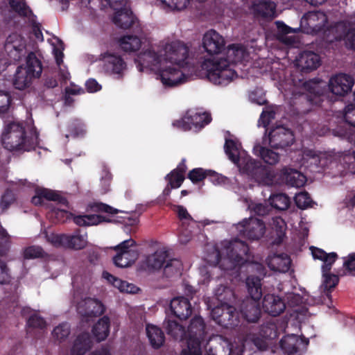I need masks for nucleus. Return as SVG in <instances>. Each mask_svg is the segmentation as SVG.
<instances>
[{
    "mask_svg": "<svg viewBox=\"0 0 355 355\" xmlns=\"http://www.w3.org/2000/svg\"><path fill=\"white\" fill-rule=\"evenodd\" d=\"M238 322V314L236 309L228 304L225 305L224 312L219 319V324L225 327L236 325Z\"/></svg>",
    "mask_w": 355,
    "mask_h": 355,
    "instance_id": "37",
    "label": "nucleus"
},
{
    "mask_svg": "<svg viewBox=\"0 0 355 355\" xmlns=\"http://www.w3.org/2000/svg\"><path fill=\"white\" fill-rule=\"evenodd\" d=\"M162 7L167 10H181L187 8L189 0H160Z\"/></svg>",
    "mask_w": 355,
    "mask_h": 355,
    "instance_id": "46",
    "label": "nucleus"
},
{
    "mask_svg": "<svg viewBox=\"0 0 355 355\" xmlns=\"http://www.w3.org/2000/svg\"><path fill=\"white\" fill-rule=\"evenodd\" d=\"M173 314L180 319H186L191 313V307L189 302L184 297H175L170 304Z\"/></svg>",
    "mask_w": 355,
    "mask_h": 355,
    "instance_id": "25",
    "label": "nucleus"
},
{
    "mask_svg": "<svg viewBox=\"0 0 355 355\" xmlns=\"http://www.w3.org/2000/svg\"><path fill=\"white\" fill-rule=\"evenodd\" d=\"M75 223L80 226L96 225L103 221V218L99 215L77 216L73 218Z\"/></svg>",
    "mask_w": 355,
    "mask_h": 355,
    "instance_id": "42",
    "label": "nucleus"
},
{
    "mask_svg": "<svg viewBox=\"0 0 355 355\" xmlns=\"http://www.w3.org/2000/svg\"><path fill=\"white\" fill-rule=\"evenodd\" d=\"M249 99L251 102L259 105L266 103L265 92L261 88H255L249 94Z\"/></svg>",
    "mask_w": 355,
    "mask_h": 355,
    "instance_id": "49",
    "label": "nucleus"
},
{
    "mask_svg": "<svg viewBox=\"0 0 355 355\" xmlns=\"http://www.w3.org/2000/svg\"><path fill=\"white\" fill-rule=\"evenodd\" d=\"M343 39L347 46L355 49V27L349 28Z\"/></svg>",
    "mask_w": 355,
    "mask_h": 355,
    "instance_id": "62",
    "label": "nucleus"
},
{
    "mask_svg": "<svg viewBox=\"0 0 355 355\" xmlns=\"http://www.w3.org/2000/svg\"><path fill=\"white\" fill-rule=\"evenodd\" d=\"M134 21V17L132 12L127 8H121L115 13L114 17V24L122 28H128L130 27Z\"/></svg>",
    "mask_w": 355,
    "mask_h": 355,
    "instance_id": "35",
    "label": "nucleus"
},
{
    "mask_svg": "<svg viewBox=\"0 0 355 355\" xmlns=\"http://www.w3.org/2000/svg\"><path fill=\"white\" fill-rule=\"evenodd\" d=\"M275 118V111L273 107H268L264 109L258 121V125L266 127L270 121Z\"/></svg>",
    "mask_w": 355,
    "mask_h": 355,
    "instance_id": "50",
    "label": "nucleus"
},
{
    "mask_svg": "<svg viewBox=\"0 0 355 355\" xmlns=\"http://www.w3.org/2000/svg\"><path fill=\"white\" fill-rule=\"evenodd\" d=\"M26 40L19 34L10 35L5 44V51L10 57V61H17L21 59L26 53Z\"/></svg>",
    "mask_w": 355,
    "mask_h": 355,
    "instance_id": "16",
    "label": "nucleus"
},
{
    "mask_svg": "<svg viewBox=\"0 0 355 355\" xmlns=\"http://www.w3.org/2000/svg\"><path fill=\"white\" fill-rule=\"evenodd\" d=\"M327 21V17L323 12L311 11L302 17L301 26L306 33H317L326 27Z\"/></svg>",
    "mask_w": 355,
    "mask_h": 355,
    "instance_id": "15",
    "label": "nucleus"
},
{
    "mask_svg": "<svg viewBox=\"0 0 355 355\" xmlns=\"http://www.w3.org/2000/svg\"><path fill=\"white\" fill-rule=\"evenodd\" d=\"M115 287L117 288L121 292H125L128 293H136L139 288L135 285L128 283L125 281L116 280Z\"/></svg>",
    "mask_w": 355,
    "mask_h": 355,
    "instance_id": "53",
    "label": "nucleus"
},
{
    "mask_svg": "<svg viewBox=\"0 0 355 355\" xmlns=\"http://www.w3.org/2000/svg\"><path fill=\"white\" fill-rule=\"evenodd\" d=\"M189 53L183 41L166 37L140 52L135 62L139 71H153L164 87L173 88L191 78L185 71Z\"/></svg>",
    "mask_w": 355,
    "mask_h": 355,
    "instance_id": "1",
    "label": "nucleus"
},
{
    "mask_svg": "<svg viewBox=\"0 0 355 355\" xmlns=\"http://www.w3.org/2000/svg\"><path fill=\"white\" fill-rule=\"evenodd\" d=\"M236 164L241 173L254 179L259 184L270 185L273 183L274 173L248 155L241 157Z\"/></svg>",
    "mask_w": 355,
    "mask_h": 355,
    "instance_id": "7",
    "label": "nucleus"
},
{
    "mask_svg": "<svg viewBox=\"0 0 355 355\" xmlns=\"http://www.w3.org/2000/svg\"><path fill=\"white\" fill-rule=\"evenodd\" d=\"M305 293L301 295L299 293H292L287 295L288 304L290 306H297L300 304L305 303L308 300Z\"/></svg>",
    "mask_w": 355,
    "mask_h": 355,
    "instance_id": "54",
    "label": "nucleus"
},
{
    "mask_svg": "<svg viewBox=\"0 0 355 355\" xmlns=\"http://www.w3.org/2000/svg\"><path fill=\"white\" fill-rule=\"evenodd\" d=\"M48 239L55 246L67 247L68 243V235L52 234L49 237Z\"/></svg>",
    "mask_w": 355,
    "mask_h": 355,
    "instance_id": "58",
    "label": "nucleus"
},
{
    "mask_svg": "<svg viewBox=\"0 0 355 355\" xmlns=\"http://www.w3.org/2000/svg\"><path fill=\"white\" fill-rule=\"evenodd\" d=\"M276 6L270 0H260L253 3L252 12L258 16L273 17L275 15Z\"/></svg>",
    "mask_w": 355,
    "mask_h": 355,
    "instance_id": "26",
    "label": "nucleus"
},
{
    "mask_svg": "<svg viewBox=\"0 0 355 355\" xmlns=\"http://www.w3.org/2000/svg\"><path fill=\"white\" fill-rule=\"evenodd\" d=\"M267 145H264L263 141L261 143H257L254 148V154L260 157L266 163L268 164H275L279 161V155L278 153L266 148Z\"/></svg>",
    "mask_w": 355,
    "mask_h": 355,
    "instance_id": "29",
    "label": "nucleus"
},
{
    "mask_svg": "<svg viewBox=\"0 0 355 355\" xmlns=\"http://www.w3.org/2000/svg\"><path fill=\"white\" fill-rule=\"evenodd\" d=\"M49 44L53 47V53L54 54L56 63L59 66V76L64 81L69 79L70 75L64 66L62 67L64 46L62 42L57 37H52L48 40Z\"/></svg>",
    "mask_w": 355,
    "mask_h": 355,
    "instance_id": "21",
    "label": "nucleus"
},
{
    "mask_svg": "<svg viewBox=\"0 0 355 355\" xmlns=\"http://www.w3.org/2000/svg\"><path fill=\"white\" fill-rule=\"evenodd\" d=\"M202 44L205 51L214 56L224 53L222 51L225 46L224 39L215 31L211 30L205 34Z\"/></svg>",
    "mask_w": 355,
    "mask_h": 355,
    "instance_id": "20",
    "label": "nucleus"
},
{
    "mask_svg": "<svg viewBox=\"0 0 355 355\" xmlns=\"http://www.w3.org/2000/svg\"><path fill=\"white\" fill-rule=\"evenodd\" d=\"M286 308L285 303L277 295L267 294L263 300V309L270 315L276 316L282 313Z\"/></svg>",
    "mask_w": 355,
    "mask_h": 355,
    "instance_id": "23",
    "label": "nucleus"
},
{
    "mask_svg": "<svg viewBox=\"0 0 355 355\" xmlns=\"http://www.w3.org/2000/svg\"><path fill=\"white\" fill-rule=\"evenodd\" d=\"M241 314L248 321L257 322L260 315L258 301L248 299L242 304Z\"/></svg>",
    "mask_w": 355,
    "mask_h": 355,
    "instance_id": "30",
    "label": "nucleus"
},
{
    "mask_svg": "<svg viewBox=\"0 0 355 355\" xmlns=\"http://www.w3.org/2000/svg\"><path fill=\"white\" fill-rule=\"evenodd\" d=\"M28 324L29 326L33 327L42 328L45 326V321L37 313H33L28 318Z\"/></svg>",
    "mask_w": 355,
    "mask_h": 355,
    "instance_id": "64",
    "label": "nucleus"
},
{
    "mask_svg": "<svg viewBox=\"0 0 355 355\" xmlns=\"http://www.w3.org/2000/svg\"><path fill=\"white\" fill-rule=\"evenodd\" d=\"M9 3L12 9L21 15L28 16L31 13L29 8L23 1L9 0Z\"/></svg>",
    "mask_w": 355,
    "mask_h": 355,
    "instance_id": "55",
    "label": "nucleus"
},
{
    "mask_svg": "<svg viewBox=\"0 0 355 355\" xmlns=\"http://www.w3.org/2000/svg\"><path fill=\"white\" fill-rule=\"evenodd\" d=\"M92 332L98 341L104 340L110 332V319L107 316L101 318L94 326Z\"/></svg>",
    "mask_w": 355,
    "mask_h": 355,
    "instance_id": "36",
    "label": "nucleus"
},
{
    "mask_svg": "<svg viewBox=\"0 0 355 355\" xmlns=\"http://www.w3.org/2000/svg\"><path fill=\"white\" fill-rule=\"evenodd\" d=\"M248 252V247L241 241H224L217 249H214L211 253L207 255L206 261L211 269H216V266L219 265L220 269L232 274L234 270L237 272V269L246 261ZM212 272V270L207 266L200 269V274L204 278V283L209 280Z\"/></svg>",
    "mask_w": 355,
    "mask_h": 355,
    "instance_id": "3",
    "label": "nucleus"
},
{
    "mask_svg": "<svg viewBox=\"0 0 355 355\" xmlns=\"http://www.w3.org/2000/svg\"><path fill=\"white\" fill-rule=\"evenodd\" d=\"M267 264L274 271L285 272L289 270L291 259L286 254H274L268 257Z\"/></svg>",
    "mask_w": 355,
    "mask_h": 355,
    "instance_id": "24",
    "label": "nucleus"
},
{
    "mask_svg": "<svg viewBox=\"0 0 355 355\" xmlns=\"http://www.w3.org/2000/svg\"><path fill=\"white\" fill-rule=\"evenodd\" d=\"M187 347L184 348L182 355H200L202 347H206L210 343H221L229 346L226 340L220 336H214L207 340L205 331L203 320L200 316L194 317L186 331Z\"/></svg>",
    "mask_w": 355,
    "mask_h": 355,
    "instance_id": "5",
    "label": "nucleus"
},
{
    "mask_svg": "<svg viewBox=\"0 0 355 355\" xmlns=\"http://www.w3.org/2000/svg\"><path fill=\"white\" fill-rule=\"evenodd\" d=\"M206 176L205 172L202 168H196L189 173V178L194 183L202 181Z\"/></svg>",
    "mask_w": 355,
    "mask_h": 355,
    "instance_id": "63",
    "label": "nucleus"
},
{
    "mask_svg": "<svg viewBox=\"0 0 355 355\" xmlns=\"http://www.w3.org/2000/svg\"><path fill=\"white\" fill-rule=\"evenodd\" d=\"M1 143L9 150H30L38 144V134L31 122L13 121L5 126Z\"/></svg>",
    "mask_w": 355,
    "mask_h": 355,
    "instance_id": "4",
    "label": "nucleus"
},
{
    "mask_svg": "<svg viewBox=\"0 0 355 355\" xmlns=\"http://www.w3.org/2000/svg\"><path fill=\"white\" fill-rule=\"evenodd\" d=\"M309 341L295 334H288L280 341V347L286 355L300 354L304 352Z\"/></svg>",
    "mask_w": 355,
    "mask_h": 355,
    "instance_id": "19",
    "label": "nucleus"
},
{
    "mask_svg": "<svg viewBox=\"0 0 355 355\" xmlns=\"http://www.w3.org/2000/svg\"><path fill=\"white\" fill-rule=\"evenodd\" d=\"M270 227L272 230V234H274L276 236L275 243H280L285 235V232L286 230V223L282 218L279 217H275L272 219Z\"/></svg>",
    "mask_w": 355,
    "mask_h": 355,
    "instance_id": "40",
    "label": "nucleus"
},
{
    "mask_svg": "<svg viewBox=\"0 0 355 355\" xmlns=\"http://www.w3.org/2000/svg\"><path fill=\"white\" fill-rule=\"evenodd\" d=\"M225 151L229 159L234 164L237 163L246 153L241 148L240 144L232 139H227L225 144Z\"/></svg>",
    "mask_w": 355,
    "mask_h": 355,
    "instance_id": "32",
    "label": "nucleus"
},
{
    "mask_svg": "<svg viewBox=\"0 0 355 355\" xmlns=\"http://www.w3.org/2000/svg\"><path fill=\"white\" fill-rule=\"evenodd\" d=\"M295 201L297 206L300 209H306L310 206L311 199L306 192H300L295 197Z\"/></svg>",
    "mask_w": 355,
    "mask_h": 355,
    "instance_id": "52",
    "label": "nucleus"
},
{
    "mask_svg": "<svg viewBox=\"0 0 355 355\" xmlns=\"http://www.w3.org/2000/svg\"><path fill=\"white\" fill-rule=\"evenodd\" d=\"M310 250L313 259L323 262L322 266L323 281L321 288L326 291L335 287L338 282V277L330 274L329 271L337 258V254L335 252L327 253L323 250L315 247H311Z\"/></svg>",
    "mask_w": 355,
    "mask_h": 355,
    "instance_id": "8",
    "label": "nucleus"
},
{
    "mask_svg": "<svg viewBox=\"0 0 355 355\" xmlns=\"http://www.w3.org/2000/svg\"><path fill=\"white\" fill-rule=\"evenodd\" d=\"M262 140L264 145H269L273 148H284L293 143L294 136L290 129L278 125L270 132L268 137H263Z\"/></svg>",
    "mask_w": 355,
    "mask_h": 355,
    "instance_id": "11",
    "label": "nucleus"
},
{
    "mask_svg": "<svg viewBox=\"0 0 355 355\" xmlns=\"http://www.w3.org/2000/svg\"><path fill=\"white\" fill-rule=\"evenodd\" d=\"M87 234H75L73 236H68V243L67 247L74 249H82L86 246L87 241Z\"/></svg>",
    "mask_w": 355,
    "mask_h": 355,
    "instance_id": "45",
    "label": "nucleus"
},
{
    "mask_svg": "<svg viewBox=\"0 0 355 355\" xmlns=\"http://www.w3.org/2000/svg\"><path fill=\"white\" fill-rule=\"evenodd\" d=\"M104 67L110 73L120 74L125 68V64L121 57L107 53L103 57Z\"/></svg>",
    "mask_w": 355,
    "mask_h": 355,
    "instance_id": "27",
    "label": "nucleus"
},
{
    "mask_svg": "<svg viewBox=\"0 0 355 355\" xmlns=\"http://www.w3.org/2000/svg\"><path fill=\"white\" fill-rule=\"evenodd\" d=\"M353 85V78L345 73L331 77L328 83L330 92L336 96H344L351 91Z\"/></svg>",
    "mask_w": 355,
    "mask_h": 355,
    "instance_id": "17",
    "label": "nucleus"
},
{
    "mask_svg": "<svg viewBox=\"0 0 355 355\" xmlns=\"http://www.w3.org/2000/svg\"><path fill=\"white\" fill-rule=\"evenodd\" d=\"M135 246V242L132 239H127L114 248L116 254L113 259L117 267H128L137 259L138 253Z\"/></svg>",
    "mask_w": 355,
    "mask_h": 355,
    "instance_id": "10",
    "label": "nucleus"
},
{
    "mask_svg": "<svg viewBox=\"0 0 355 355\" xmlns=\"http://www.w3.org/2000/svg\"><path fill=\"white\" fill-rule=\"evenodd\" d=\"M248 58V53L243 46L232 44L225 49L223 53L205 60L202 67L211 83L218 85H227L237 78L234 65Z\"/></svg>",
    "mask_w": 355,
    "mask_h": 355,
    "instance_id": "2",
    "label": "nucleus"
},
{
    "mask_svg": "<svg viewBox=\"0 0 355 355\" xmlns=\"http://www.w3.org/2000/svg\"><path fill=\"white\" fill-rule=\"evenodd\" d=\"M168 334L175 339L186 340V331L181 325L174 321H168L166 324Z\"/></svg>",
    "mask_w": 355,
    "mask_h": 355,
    "instance_id": "44",
    "label": "nucleus"
},
{
    "mask_svg": "<svg viewBox=\"0 0 355 355\" xmlns=\"http://www.w3.org/2000/svg\"><path fill=\"white\" fill-rule=\"evenodd\" d=\"M344 119L349 125L355 127V105H349L345 107Z\"/></svg>",
    "mask_w": 355,
    "mask_h": 355,
    "instance_id": "59",
    "label": "nucleus"
},
{
    "mask_svg": "<svg viewBox=\"0 0 355 355\" xmlns=\"http://www.w3.org/2000/svg\"><path fill=\"white\" fill-rule=\"evenodd\" d=\"M182 263L178 259H171L166 262L164 268V275L167 277H173L180 274Z\"/></svg>",
    "mask_w": 355,
    "mask_h": 355,
    "instance_id": "47",
    "label": "nucleus"
},
{
    "mask_svg": "<svg viewBox=\"0 0 355 355\" xmlns=\"http://www.w3.org/2000/svg\"><path fill=\"white\" fill-rule=\"evenodd\" d=\"M146 40L147 38L144 36L127 35L119 40V46L125 52H135L140 49L143 42Z\"/></svg>",
    "mask_w": 355,
    "mask_h": 355,
    "instance_id": "28",
    "label": "nucleus"
},
{
    "mask_svg": "<svg viewBox=\"0 0 355 355\" xmlns=\"http://www.w3.org/2000/svg\"><path fill=\"white\" fill-rule=\"evenodd\" d=\"M42 71L40 61L33 53L28 54L24 66L17 68L13 78L15 87L19 90L28 88L35 78L40 77Z\"/></svg>",
    "mask_w": 355,
    "mask_h": 355,
    "instance_id": "6",
    "label": "nucleus"
},
{
    "mask_svg": "<svg viewBox=\"0 0 355 355\" xmlns=\"http://www.w3.org/2000/svg\"><path fill=\"white\" fill-rule=\"evenodd\" d=\"M236 229L241 234L250 240H258L266 233L265 223L256 218L244 219L237 224Z\"/></svg>",
    "mask_w": 355,
    "mask_h": 355,
    "instance_id": "14",
    "label": "nucleus"
},
{
    "mask_svg": "<svg viewBox=\"0 0 355 355\" xmlns=\"http://www.w3.org/2000/svg\"><path fill=\"white\" fill-rule=\"evenodd\" d=\"M43 198L56 201L60 205V207H67V201L64 198L60 196L58 192L47 189H38L36 191V195L32 198V202L35 205H41L43 202ZM56 215L58 217L66 216L67 218L68 213L62 207H59L58 208Z\"/></svg>",
    "mask_w": 355,
    "mask_h": 355,
    "instance_id": "18",
    "label": "nucleus"
},
{
    "mask_svg": "<svg viewBox=\"0 0 355 355\" xmlns=\"http://www.w3.org/2000/svg\"><path fill=\"white\" fill-rule=\"evenodd\" d=\"M44 252L39 246H31L26 248L24 251L25 259H35L43 257Z\"/></svg>",
    "mask_w": 355,
    "mask_h": 355,
    "instance_id": "56",
    "label": "nucleus"
},
{
    "mask_svg": "<svg viewBox=\"0 0 355 355\" xmlns=\"http://www.w3.org/2000/svg\"><path fill=\"white\" fill-rule=\"evenodd\" d=\"M211 121V116L208 113H201L195 110H189L180 121L173 123V125L183 130L202 128Z\"/></svg>",
    "mask_w": 355,
    "mask_h": 355,
    "instance_id": "13",
    "label": "nucleus"
},
{
    "mask_svg": "<svg viewBox=\"0 0 355 355\" xmlns=\"http://www.w3.org/2000/svg\"><path fill=\"white\" fill-rule=\"evenodd\" d=\"M248 292L251 300L259 301L262 296L261 284L259 277L249 276L245 281Z\"/></svg>",
    "mask_w": 355,
    "mask_h": 355,
    "instance_id": "34",
    "label": "nucleus"
},
{
    "mask_svg": "<svg viewBox=\"0 0 355 355\" xmlns=\"http://www.w3.org/2000/svg\"><path fill=\"white\" fill-rule=\"evenodd\" d=\"M299 155L301 158L300 160L297 159V161L300 166H303L313 172L320 171L328 166L332 160L331 155L310 149L304 150Z\"/></svg>",
    "mask_w": 355,
    "mask_h": 355,
    "instance_id": "9",
    "label": "nucleus"
},
{
    "mask_svg": "<svg viewBox=\"0 0 355 355\" xmlns=\"http://www.w3.org/2000/svg\"><path fill=\"white\" fill-rule=\"evenodd\" d=\"M167 254L163 250H158L154 254L148 256L145 261L146 269L157 270L162 267L166 259Z\"/></svg>",
    "mask_w": 355,
    "mask_h": 355,
    "instance_id": "39",
    "label": "nucleus"
},
{
    "mask_svg": "<svg viewBox=\"0 0 355 355\" xmlns=\"http://www.w3.org/2000/svg\"><path fill=\"white\" fill-rule=\"evenodd\" d=\"M10 105V95L3 91H0V114L6 113Z\"/></svg>",
    "mask_w": 355,
    "mask_h": 355,
    "instance_id": "60",
    "label": "nucleus"
},
{
    "mask_svg": "<svg viewBox=\"0 0 355 355\" xmlns=\"http://www.w3.org/2000/svg\"><path fill=\"white\" fill-rule=\"evenodd\" d=\"M320 64V56L311 51L303 52L296 60V65L302 71L314 70L317 69Z\"/></svg>",
    "mask_w": 355,
    "mask_h": 355,
    "instance_id": "22",
    "label": "nucleus"
},
{
    "mask_svg": "<svg viewBox=\"0 0 355 355\" xmlns=\"http://www.w3.org/2000/svg\"><path fill=\"white\" fill-rule=\"evenodd\" d=\"M343 266L351 274L355 275V253L350 254L345 258Z\"/></svg>",
    "mask_w": 355,
    "mask_h": 355,
    "instance_id": "61",
    "label": "nucleus"
},
{
    "mask_svg": "<svg viewBox=\"0 0 355 355\" xmlns=\"http://www.w3.org/2000/svg\"><path fill=\"white\" fill-rule=\"evenodd\" d=\"M77 311L83 322H88L100 316L105 311L101 301L96 298L85 297L77 303Z\"/></svg>",
    "mask_w": 355,
    "mask_h": 355,
    "instance_id": "12",
    "label": "nucleus"
},
{
    "mask_svg": "<svg viewBox=\"0 0 355 355\" xmlns=\"http://www.w3.org/2000/svg\"><path fill=\"white\" fill-rule=\"evenodd\" d=\"M92 340L88 334H83L75 340L71 350V355H83L92 347Z\"/></svg>",
    "mask_w": 355,
    "mask_h": 355,
    "instance_id": "33",
    "label": "nucleus"
},
{
    "mask_svg": "<svg viewBox=\"0 0 355 355\" xmlns=\"http://www.w3.org/2000/svg\"><path fill=\"white\" fill-rule=\"evenodd\" d=\"M304 89L308 90L311 94L320 96L323 94V88L324 83L322 81L311 80L304 84Z\"/></svg>",
    "mask_w": 355,
    "mask_h": 355,
    "instance_id": "48",
    "label": "nucleus"
},
{
    "mask_svg": "<svg viewBox=\"0 0 355 355\" xmlns=\"http://www.w3.org/2000/svg\"><path fill=\"white\" fill-rule=\"evenodd\" d=\"M186 171V166L184 162L181 163L176 169L173 171L167 176L169 184L173 188H178L184 181V173Z\"/></svg>",
    "mask_w": 355,
    "mask_h": 355,
    "instance_id": "41",
    "label": "nucleus"
},
{
    "mask_svg": "<svg viewBox=\"0 0 355 355\" xmlns=\"http://www.w3.org/2000/svg\"><path fill=\"white\" fill-rule=\"evenodd\" d=\"M146 330L147 337L153 348L157 349L162 346L165 337L160 328L153 324H147Z\"/></svg>",
    "mask_w": 355,
    "mask_h": 355,
    "instance_id": "31",
    "label": "nucleus"
},
{
    "mask_svg": "<svg viewBox=\"0 0 355 355\" xmlns=\"http://www.w3.org/2000/svg\"><path fill=\"white\" fill-rule=\"evenodd\" d=\"M70 333L69 327L67 323L61 324L57 326L53 331V337L60 341L65 339Z\"/></svg>",
    "mask_w": 355,
    "mask_h": 355,
    "instance_id": "51",
    "label": "nucleus"
},
{
    "mask_svg": "<svg viewBox=\"0 0 355 355\" xmlns=\"http://www.w3.org/2000/svg\"><path fill=\"white\" fill-rule=\"evenodd\" d=\"M284 179L292 187H301L306 182V177L302 173L294 169H285Z\"/></svg>",
    "mask_w": 355,
    "mask_h": 355,
    "instance_id": "38",
    "label": "nucleus"
},
{
    "mask_svg": "<svg viewBox=\"0 0 355 355\" xmlns=\"http://www.w3.org/2000/svg\"><path fill=\"white\" fill-rule=\"evenodd\" d=\"M269 201L272 207L279 210L286 209L290 205L289 198L286 195L282 193H279L270 196Z\"/></svg>",
    "mask_w": 355,
    "mask_h": 355,
    "instance_id": "43",
    "label": "nucleus"
},
{
    "mask_svg": "<svg viewBox=\"0 0 355 355\" xmlns=\"http://www.w3.org/2000/svg\"><path fill=\"white\" fill-rule=\"evenodd\" d=\"M208 173L210 181L215 185H226L230 182V180L227 177L215 171H209Z\"/></svg>",
    "mask_w": 355,
    "mask_h": 355,
    "instance_id": "57",
    "label": "nucleus"
}]
</instances>
